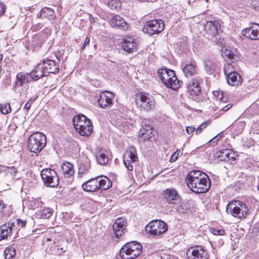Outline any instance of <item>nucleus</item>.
<instances>
[{"mask_svg": "<svg viewBox=\"0 0 259 259\" xmlns=\"http://www.w3.org/2000/svg\"><path fill=\"white\" fill-rule=\"evenodd\" d=\"M82 188L87 192H95L98 189V177L91 179L84 182L82 185Z\"/></svg>", "mask_w": 259, "mask_h": 259, "instance_id": "24", "label": "nucleus"}, {"mask_svg": "<svg viewBox=\"0 0 259 259\" xmlns=\"http://www.w3.org/2000/svg\"><path fill=\"white\" fill-rule=\"evenodd\" d=\"M210 231L214 235H224L225 233L224 230L217 228H211Z\"/></svg>", "mask_w": 259, "mask_h": 259, "instance_id": "43", "label": "nucleus"}, {"mask_svg": "<svg viewBox=\"0 0 259 259\" xmlns=\"http://www.w3.org/2000/svg\"><path fill=\"white\" fill-rule=\"evenodd\" d=\"M137 43L135 39L131 36H125L122 43V49L128 53L135 52L137 49Z\"/></svg>", "mask_w": 259, "mask_h": 259, "instance_id": "15", "label": "nucleus"}, {"mask_svg": "<svg viewBox=\"0 0 259 259\" xmlns=\"http://www.w3.org/2000/svg\"><path fill=\"white\" fill-rule=\"evenodd\" d=\"M6 7L4 4L0 2V17L4 15L6 11Z\"/></svg>", "mask_w": 259, "mask_h": 259, "instance_id": "47", "label": "nucleus"}, {"mask_svg": "<svg viewBox=\"0 0 259 259\" xmlns=\"http://www.w3.org/2000/svg\"><path fill=\"white\" fill-rule=\"evenodd\" d=\"M186 182L190 190L195 193H203L210 187L211 181L209 177L200 170L190 171L186 177Z\"/></svg>", "mask_w": 259, "mask_h": 259, "instance_id": "1", "label": "nucleus"}, {"mask_svg": "<svg viewBox=\"0 0 259 259\" xmlns=\"http://www.w3.org/2000/svg\"><path fill=\"white\" fill-rule=\"evenodd\" d=\"M61 170L63 175L66 178H71L74 172L73 165L68 162H65L62 164Z\"/></svg>", "mask_w": 259, "mask_h": 259, "instance_id": "27", "label": "nucleus"}, {"mask_svg": "<svg viewBox=\"0 0 259 259\" xmlns=\"http://www.w3.org/2000/svg\"><path fill=\"white\" fill-rule=\"evenodd\" d=\"M96 159L100 165H105L108 162V156L102 150L96 154Z\"/></svg>", "mask_w": 259, "mask_h": 259, "instance_id": "35", "label": "nucleus"}, {"mask_svg": "<svg viewBox=\"0 0 259 259\" xmlns=\"http://www.w3.org/2000/svg\"><path fill=\"white\" fill-rule=\"evenodd\" d=\"M98 177V189L106 190L112 186V183L110 179L107 177H103L102 179L99 180Z\"/></svg>", "mask_w": 259, "mask_h": 259, "instance_id": "30", "label": "nucleus"}, {"mask_svg": "<svg viewBox=\"0 0 259 259\" xmlns=\"http://www.w3.org/2000/svg\"><path fill=\"white\" fill-rule=\"evenodd\" d=\"M125 221L124 219L121 218L116 220V221L113 225V230L115 235V237L119 238L120 236L124 233Z\"/></svg>", "mask_w": 259, "mask_h": 259, "instance_id": "17", "label": "nucleus"}, {"mask_svg": "<svg viewBox=\"0 0 259 259\" xmlns=\"http://www.w3.org/2000/svg\"><path fill=\"white\" fill-rule=\"evenodd\" d=\"M53 212L54 210L50 208H45L36 212V215L39 219H48L52 215Z\"/></svg>", "mask_w": 259, "mask_h": 259, "instance_id": "33", "label": "nucleus"}, {"mask_svg": "<svg viewBox=\"0 0 259 259\" xmlns=\"http://www.w3.org/2000/svg\"><path fill=\"white\" fill-rule=\"evenodd\" d=\"M167 229V224L159 220L151 221L146 226V231L153 235H160L166 232Z\"/></svg>", "mask_w": 259, "mask_h": 259, "instance_id": "10", "label": "nucleus"}, {"mask_svg": "<svg viewBox=\"0 0 259 259\" xmlns=\"http://www.w3.org/2000/svg\"><path fill=\"white\" fill-rule=\"evenodd\" d=\"M210 123L209 120L205 121L201 124L196 129V134L199 135L202 133V131Z\"/></svg>", "mask_w": 259, "mask_h": 259, "instance_id": "41", "label": "nucleus"}, {"mask_svg": "<svg viewBox=\"0 0 259 259\" xmlns=\"http://www.w3.org/2000/svg\"><path fill=\"white\" fill-rule=\"evenodd\" d=\"M136 103L141 110L149 111L154 108L155 103L152 98L145 93H141L137 96Z\"/></svg>", "mask_w": 259, "mask_h": 259, "instance_id": "9", "label": "nucleus"}, {"mask_svg": "<svg viewBox=\"0 0 259 259\" xmlns=\"http://www.w3.org/2000/svg\"><path fill=\"white\" fill-rule=\"evenodd\" d=\"M153 136L152 130L149 125H146V128H141L139 132L138 137L143 138V140H148Z\"/></svg>", "mask_w": 259, "mask_h": 259, "instance_id": "29", "label": "nucleus"}, {"mask_svg": "<svg viewBox=\"0 0 259 259\" xmlns=\"http://www.w3.org/2000/svg\"><path fill=\"white\" fill-rule=\"evenodd\" d=\"M40 176L44 184L47 187H56L59 185V178L56 171L51 168H45Z\"/></svg>", "mask_w": 259, "mask_h": 259, "instance_id": "7", "label": "nucleus"}, {"mask_svg": "<svg viewBox=\"0 0 259 259\" xmlns=\"http://www.w3.org/2000/svg\"><path fill=\"white\" fill-rule=\"evenodd\" d=\"M12 232L8 223L2 225L0 227V240L7 238Z\"/></svg>", "mask_w": 259, "mask_h": 259, "instance_id": "32", "label": "nucleus"}, {"mask_svg": "<svg viewBox=\"0 0 259 259\" xmlns=\"http://www.w3.org/2000/svg\"><path fill=\"white\" fill-rule=\"evenodd\" d=\"M227 211L234 217L239 219L245 218L249 214V210L247 205L240 201H235L229 203L227 207Z\"/></svg>", "mask_w": 259, "mask_h": 259, "instance_id": "6", "label": "nucleus"}, {"mask_svg": "<svg viewBox=\"0 0 259 259\" xmlns=\"http://www.w3.org/2000/svg\"><path fill=\"white\" fill-rule=\"evenodd\" d=\"M31 73H23L21 72L18 73L16 75V84L19 82L20 87L22 86L24 83L30 81V78L31 79Z\"/></svg>", "mask_w": 259, "mask_h": 259, "instance_id": "28", "label": "nucleus"}, {"mask_svg": "<svg viewBox=\"0 0 259 259\" xmlns=\"http://www.w3.org/2000/svg\"><path fill=\"white\" fill-rule=\"evenodd\" d=\"M116 4L115 1H111L109 3V5L111 9H117V6L115 5Z\"/></svg>", "mask_w": 259, "mask_h": 259, "instance_id": "48", "label": "nucleus"}, {"mask_svg": "<svg viewBox=\"0 0 259 259\" xmlns=\"http://www.w3.org/2000/svg\"><path fill=\"white\" fill-rule=\"evenodd\" d=\"M36 202L37 204V207L41 206V205L42 204V202L40 201L36 200Z\"/></svg>", "mask_w": 259, "mask_h": 259, "instance_id": "55", "label": "nucleus"}, {"mask_svg": "<svg viewBox=\"0 0 259 259\" xmlns=\"http://www.w3.org/2000/svg\"><path fill=\"white\" fill-rule=\"evenodd\" d=\"M12 231H19L21 228H24L26 225V221L19 219L13 218L8 222Z\"/></svg>", "mask_w": 259, "mask_h": 259, "instance_id": "22", "label": "nucleus"}, {"mask_svg": "<svg viewBox=\"0 0 259 259\" xmlns=\"http://www.w3.org/2000/svg\"><path fill=\"white\" fill-rule=\"evenodd\" d=\"M46 145V137L40 132H35L29 137L27 147L31 152L39 153Z\"/></svg>", "mask_w": 259, "mask_h": 259, "instance_id": "4", "label": "nucleus"}, {"mask_svg": "<svg viewBox=\"0 0 259 259\" xmlns=\"http://www.w3.org/2000/svg\"><path fill=\"white\" fill-rule=\"evenodd\" d=\"M111 26L122 30H126L128 28L127 23L120 16L113 17L110 21Z\"/></svg>", "mask_w": 259, "mask_h": 259, "instance_id": "18", "label": "nucleus"}, {"mask_svg": "<svg viewBox=\"0 0 259 259\" xmlns=\"http://www.w3.org/2000/svg\"><path fill=\"white\" fill-rule=\"evenodd\" d=\"M219 136V135H218V136H217L213 138L211 140H213V139H215V138H217V140H218V139H219V138H218Z\"/></svg>", "mask_w": 259, "mask_h": 259, "instance_id": "59", "label": "nucleus"}, {"mask_svg": "<svg viewBox=\"0 0 259 259\" xmlns=\"http://www.w3.org/2000/svg\"><path fill=\"white\" fill-rule=\"evenodd\" d=\"M37 17L38 18L44 17H43V15H40V12L37 14Z\"/></svg>", "mask_w": 259, "mask_h": 259, "instance_id": "56", "label": "nucleus"}, {"mask_svg": "<svg viewBox=\"0 0 259 259\" xmlns=\"http://www.w3.org/2000/svg\"><path fill=\"white\" fill-rule=\"evenodd\" d=\"M236 154L229 149L221 150L218 154V158L221 161L232 163L236 160Z\"/></svg>", "mask_w": 259, "mask_h": 259, "instance_id": "16", "label": "nucleus"}, {"mask_svg": "<svg viewBox=\"0 0 259 259\" xmlns=\"http://www.w3.org/2000/svg\"><path fill=\"white\" fill-rule=\"evenodd\" d=\"M37 98L38 96L36 95L33 96L29 99L28 102L32 105L34 103V102L37 99Z\"/></svg>", "mask_w": 259, "mask_h": 259, "instance_id": "50", "label": "nucleus"}, {"mask_svg": "<svg viewBox=\"0 0 259 259\" xmlns=\"http://www.w3.org/2000/svg\"><path fill=\"white\" fill-rule=\"evenodd\" d=\"M180 153V150H177L175 152H174L170 158V162L175 161L178 158L179 154Z\"/></svg>", "mask_w": 259, "mask_h": 259, "instance_id": "45", "label": "nucleus"}, {"mask_svg": "<svg viewBox=\"0 0 259 259\" xmlns=\"http://www.w3.org/2000/svg\"><path fill=\"white\" fill-rule=\"evenodd\" d=\"M186 255L188 259H209L207 251L201 246L190 247Z\"/></svg>", "mask_w": 259, "mask_h": 259, "instance_id": "11", "label": "nucleus"}, {"mask_svg": "<svg viewBox=\"0 0 259 259\" xmlns=\"http://www.w3.org/2000/svg\"><path fill=\"white\" fill-rule=\"evenodd\" d=\"M220 29V25L216 21H207L205 26L206 31L212 36H215Z\"/></svg>", "mask_w": 259, "mask_h": 259, "instance_id": "23", "label": "nucleus"}, {"mask_svg": "<svg viewBox=\"0 0 259 259\" xmlns=\"http://www.w3.org/2000/svg\"><path fill=\"white\" fill-rule=\"evenodd\" d=\"M187 91L191 96H196L200 94L201 89L197 79L193 78L190 81L187 85Z\"/></svg>", "mask_w": 259, "mask_h": 259, "instance_id": "19", "label": "nucleus"}, {"mask_svg": "<svg viewBox=\"0 0 259 259\" xmlns=\"http://www.w3.org/2000/svg\"><path fill=\"white\" fill-rule=\"evenodd\" d=\"M123 163L125 165V166H126V167L127 168V169L128 170H130V171H132L133 170V165L131 164L130 163V161H128V160H127V161H125V160H123Z\"/></svg>", "mask_w": 259, "mask_h": 259, "instance_id": "46", "label": "nucleus"}, {"mask_svg": "<svg viewBox=\"0 0 259 259\" xmlns=\"http://www.w3.org/2000/svg\"><path fill=\"white\" fill-rule=\"evenodd\" d=\"M90 40V37H87L85 38V41L84 42V44H83V45L81 47V50H84L85 49V47L86 45L89 44Z\"/></svg>", "mask_w": 259, "mask_h": 259, "instance_id": "49", "label": "nucleus"}, {"mask_svg": "<svg viewBox=\"0 0 259 259\" xmlns=\"http://www.w3.org/2000/svg\"><path fill=\"white\" fill-rule=\"evenodd\" d=\"M130 158V161L133 162H136L138 159L136 149L134 146H130L127 152Z\"/></svg>", "mask_w": 259, "mask_h": 259, "instance_id": "37", "label": "nucleus"}, {"mask_svg": "<svg viewBox=\"0 0 259 259\" xmlns=\"http://www.w3.org/2000/svg\"><path fill=\"white\" fill-rule=\"evenodd\" d=\"M227 80L229 84L235 86L241 83L242 79L240 75L235 71L227 75Z\"/></svg>", "mask_w": 259, "mask_h": 259, "instance_id": "26", "label": "nucleus"}, {"mask_svg": "<svg viewBox=\"0 0 259 259\" xmlns=\"http://www.w3.org/2000/svg\"><path fill=\"white\" fill-rule=\"evenodd\" d=\"M16 251L14 248H7L4 251L5 259H14Z\"/></svg>", "mask_w": 259, "mask_h": 259, "instance_id": "38", "label": "nucleus"}, {"mask_svg": "<svg viewBox=\"0 0 259 259\" xmlns=\"http://www.w3.org/2000/svg\"><path fill=\"white\" fill-rule=\"evenodd\" d=\"M65 248H64L63 247L58 248V250L56 251V253H57L58 254H61L63 252H65Z\"/></svg>", "mask_w": 259, "mask_h": 259, "instance_id": "52", "label": "nucleus"}, {"mask_svg": "<svg viewBox=\"0 0 259 259\" xmlns=\"http://www.w3.org/2000/svg\"><path fill=\"white\" fill-rule=\"evenodd\" d=\"M42 63L48 75L50 73L56 74L59 72L58 66L54 61L48 59L44 60Z\"/></svg>", "mask_w": 259, "mask_h": 259, "instance_id": "20", "label": "nucleus"}, {"mask_svg": "<svg viewBox=\"0 0 259 259\" xmlns=\"http://www.w3.org/2000/svg\"><path fill=\"white\" fill-rule=\"evenodd\" d=\"M164 28V22L161 19H154L147 22L143 28V31L149 36L161 32Z\"/></svg>", "mask_w": 259, "mask_h": 259, "instance_id": "8", "label": "nucleus"}, {"mask_svg": "<svg viewBox=\"0 0 259 259\" xmlns=\"http://www.w3.org/2000/svg\"><path fill=\"white\" fill-rule=\"evenodd\" d=\"M74 126L80 135L89 136L92 134L93 127L91 121L83 114L75 116L73 118Z\"/></svg>", "mask_w": 259, "mask_h": 259, "instance_id": "2", "label": "nucleus"}, {"mask_svg": "<svg viewBox=\"0 0 259 259\" xmlns=\"http://www.w3.org/2000/svg\"><path fill=\"white\" fill-rule=\"evenodd\" d=\"M197 70V66L192 64H187L183 68V71L187 76L195 74Z\"/></svg>", "mask_w": 259, "mask_h": 259, "instance_id": "34", "label": "nucleus"}, {"mask_svg": "<svg viewBox=\"0 0 259 259\" xmlns=\"http://www.w3.org/2000/svg\"><path fill=\"white\" fill-rule=\"evenodd\" d=\"M195 128L193 127L188 126L186 128V133L188 134H190L195 131Z\"/></svg>", "mask_w": 259, "mask_h": 259, "instance_id": "51", "label": "nucleus"}, {"mask_svg": "<svg viewBox=\"0 0 259 259\" xmlns=\"http://www.w3.org/2000/svg\"><path fill=\"white\" fill-rule=\"evenodd\" d=\"M114 94L110 92L105 91L100 94L98 100L99 106L103 108H109L113 104Z\"/></svg>", "mask_w": 259, "mask_h": 259, "instance_id": "13", "label": "nucleus"}, {"mask_svg": "<svg viewBox=\"0 0 259 259\" xmlns=\"http://www.w3.org/2000/svg\"><path fill=\"white\" fill-rule=\"evenodd\" d=\"M158 77L166 87L174 90L180 87V81L178 79L175 71L166 68L158 69Z\"/></svg>", "mask_w": 259, "mask_h": 259, "instance_id": "3", "label": "nucleus"}, {"mask_svg": "<svg viewBox=\"0 0 259 259\" xmlns=\"http://www.w3.org/2000/svg\"><path fill=\"white\" fill-rule=\"evenodd\" d=\"M224 71L225 75H226L235 72L234 71V68H233L232 65L230 63L225 65L224 67Z\"/></svg>", "mask_w": 259, "mask_h": 259, "instance_id": "42", "label": "nucleus"}, {"mask_svg": "<svg viewBox=\"0 0 259 259\" xmlns=\"http://www.w3.org/2000/svg\"><path fill=\"white\" fill-rule=\"evenodd\" d=\"M162 198L169 204H177L181 201V196L175 189L167 188L162 192Z\"/></svg>", "mask_w": 259, "mask_h": 259, "instance_id": "12", "label": "nucleus"}, {"mask_svg": "<svg viewBox=\"0 0 259 259\" xmlns=\"http://www.w3.org/2000/svg\"><path fill=\"white\" fill-rule=\"evenodd\" d=\"M31 105H32L27 101V102L24 105V108L26 109L27 111H28L30 109Z\"/></svg>", "mask_w": 259, "mask_h": 259, "instance_id": "53", "label": "nucleus"}, {"mask_svg": "<svg viewBox=\"0 0 259 259\" xmlns=\"http://www.w3.org/2000/svg\"><path fill=\"white\" fill-rule=\"evenodd\" d=\"M204 65L206 71L209 74H212L216 68L215 64L211 60H207L204 61Z\"/></svg>", "mask_w": 259, "mask_h": 259, "instance_id": "36", "label": "nucleus"}, {"mask_svg": "<svg viewBox=\"0 0 259 259\" xmlns=\"http://www.w3.org/2000/svg\"><path fill=\"white\" fill-rule=\"evenodd\" d=\"M228 58H229V59H231V58H232V54H228Z\"/></svg>", "mask_w": 259, "mask_h": 259, "instance_id": "58", "label": "nucleus"}, {"mask_svg": "<svg viewBox=\"0 0 259 259\" xmlns=\"http://www.w3.org/2000/svg\"><path fill=\"white\" fill-rule=\"evenodd\" d=\"M0 111L4 114H7L11 111L10 104L9 103L0 104Z\"/></svg>", "mask_w": 259, "mask_h": 259, "instance_id": "40", "label": "nucleus"}, {"mask_svg": "<svg viewBox=\"0 0 259 259\" xmlns=\"http://www.w3.org/2000/svg\"><path fill=\"white\" fill-rule=\"evenodd\" d=\"M231 107V105L230 104H228L224 107H220V108H221V110L223 111H227Z\"/></svg>", "mask_w": 259, "mask_h": 259, "instance_id": "54", "label": "nucleus"}, {"mask_svg": "<svg viewBox=\"0 0 259 259\" xmlns=\"http://www.w3.org/2000/svg\"><path fill=\"white\" fill-rule=\"evenodd\" d=\"M142 250V245L136 241L126 243L121 248L119 255L122 259H134L138 256Z\"/></svg>", "mask_w": 259, "mask_h": 259, "instance_id": "5", "label": "nucleus"}, {"mask_svg": "<svg viewBox=\"0 0 259 259\" xmlns=\"http://www.w3.org/2000/svg\"><path fill=\"white\" fill-rule=\"evenodd\" d=\"M213 94L215 97L217 101H219L220 103H224L227 101V98L224 97L222 93L219 91L213 92ZM221 106V104L219 105Z\"/></svg>", "mask_w": 259, "mask_h": 259, "instance_id": "39", "label": "nucleus"}, {"mask_svg": "<svg viewBox=\"0 0 259 259\" xmlns=\"http://www.w3.org/2000/svg\"><path fill=\"white\" fill-rule=\"evenodd\" d=\"M8 169L9 170H13V172H15V168H14L13 167H12L11 168L8 167Z\"/></svg>", "mask_w": 259, "mask_h": 259, "instance_id": "57", "label": "nucleus"}, {"mask_svg": "<svg viewBox=\"0 0 259 259\" xmlns=\"http://www.w3.org/2000/svg\"><path fill=\"white\" fill-rule=\"evenodd\" d=\"M188 209L187 206L186 204L182 203L177 207V210L180 213H185Z\"/></svg>", "mask_w": 259, "mask_h": 259, "instance_id": "44", "label": "nucleus"}, {"mask_svg": "<svg viewBox=\"0 0 259 259\" xmlns=\"http://www.w3.org/2000/svg\"><path fill=\"white\" fill-rule=\"evenodd\" d=\"M32 74L31 79L37 80L43 76H48L47 73L44 69L42 63L38 64L31 72Z\"/></svg>", "mask_w": 259, "mask_h": 259, "instance_id": "21", "label": "nucleus"}, {"mask_svg": "<svg viewBox=\"0 0 259 259\" xmlns=\"http://www.w3.org/2000/svg\"><path fill=\"white\" fill-rule=\"evenodd\" d=\"M90 168V160L87 157H85L78 165V175L81 177V175L87 174L89 172Z\"/></svg>", "mask_w": 259, "mask_h": 259, "instance_id": "25", "label": "nucleus"}, {"mask_svg": "<svg viewBox=\"0 0 259 259\" xmlns=\"http://www.w3.org/2000/svg\"><path fill=\"white\" fill-rule=\"evenodd\" d=\"M40 15H43L44 17L50 20H54L56 18L54 10L46 7L40 10Z\"/></svg>", "mask_w": 259, "mask_h": 259, "instance_id": "31", "label": "nucleus"}, {"mask_svg": "<svg viewBox=\"0 0 259 259\" xmlns=\"http://www.w3.org/2000/svg\"><path fill=\"white\" fill-rule=\"evenodd\" d=\"M242 34L245 37L251 40L259 39V24L254 23L251 27L244 29Z\"/></svg>", "mask_w": 259, "mask_h": 259, "instance_id": "14", "label": "nucleus"}]
</instances>
